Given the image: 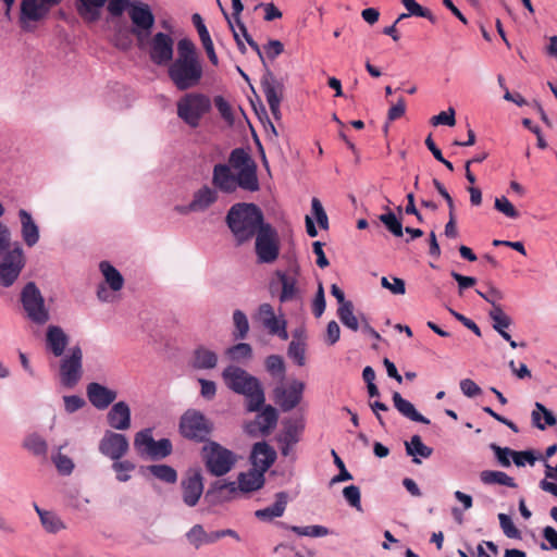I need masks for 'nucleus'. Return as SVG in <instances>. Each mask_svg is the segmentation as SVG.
<instances>
[{
	"label": "nucleus",
	"instance_id": "45",
	"mask_svg": "<svg viewBox=\"0 0 557 557\" xmlns=\"http://www.w3.org/2000/svg\"><path fill=\"white\" fill-rule=\"evenodd\" d=\"M379 219L395 237L403 236L404 227L401 220L388 208H386V212L381 214Z\"/></svg>",
	"mask_w": 557,
	"mask_h": 557
},
{
	"label": "nucleus",
	"instance_id": "8",
	"mask_svg": "<svg viewBox=\"0 0 557 557\" xmlns=\"http://www.w3.org/2000/svg\"><path fill=\"white\" fill-rule=\"evenodd\" d=\"M255 237V250L258 262H274L280 255V242L276 230L270 223H267Z\"/></svg>",
	"mask_w": 557,
	"mask_h": 557
},
{
	"label": "nucleus",
	"instance_id": "22",
	"mask_svg": "<svg viewBox=\"0 0 557 557\" xmlns=\"http://www.w3.org/2000/svg\"><path fill=\"white\" fill-rule=\"evenodd\" d=\"M275 459L276 453L267 442H258L252 446L250 460L253 469L265 473Z\"/></svg>",
	"mask_w": 557,
	"mask_h": 557
},
{
	"label": "nucleus",
	"instance_id": "7",
	"mask_svg": "<svg viewBox=\"0 0 557 557\" xmlns=\"http://www.w3.org/2000/svg\"><path fill=\"white\" fill-rule=\"evenodd\" d=\"M21 301L27 318L36 324H45L50 315L45 299L34 282L27 283L22 293Z\"/></svg>",
	"mask_w": 557,
	"mask_h": 557
},
{
	"label": "nucleus",
	"instance_id": "23",
	"mask_svg": "<svg viewBox=\"0 0 557 557\" xmlns=\"http://www.w3.org/2000/svg\"><path fill=\"white\" fill-rule=\"evenodd\" d=\"M212 185L216 190L225 194L236 191V175L232 172L230 165L218 163L213 166Z\"/></svg>",
	"mask_w": 557,
	"mask_h": 557
},
{
	"label": "nucleus",
	"instance_id": "43",
	"mask_svg": "<svg viewBox=\"0 0 557 557\" xmlns=\"http://www.w3.org/2000/svg\"><path fill=\"white\" fill-rule=\"evenodd\" d=\"M337 317L341 322L349 330L357 332L360 327L358 318L354 313L352 302H347L343 307H338Z\"/></svg>",
	"mask_w": 557,
	"mask_h": 557
},
{
	"label": "nucleus",
	"instance_id": "42",
	"mask_svg": "<svg viewBox=\"0 0 557 557\" xmlns=\"http://www.w3.org/2000/svg\"><path fill=\"white\" fill-rule=\"evenodd\" d=\"M147 470L158 480L168 483L174 484L177 481V472L176 470L164 463L160 465H150L147 467Z\"/></svg>",
	"mask_w": 557,
	"mask_h": 557
},
{
	"label": "nucleus",
	"instance_id": "59",
	"mask_svg": "<svg viewBox=\"0 0 557 557\" xmlns=\"http://www.w3.org/2000/svg\"><path fill=\"white\" fill-rule=\"evenodd\" d=\"M325 295L322 282L318 283L315 296L312 301V313L315 318H320L325 311Z\"/></svg>",
	"mask_w": 557,
	"mask_h": 557
},
{
	"label": "nucleus",
	"instance_id": "56",
	"mask_svg": "<svg viewBox=\"0 0 557 557\" xmlns=\"http://www.w3.org/2000/svg\"><path fill=\"white\" fill-rule=\"evenodd\" d=\"M112 469L116 472V479L120 482H127L131 479L128 472L135 469V465L129 460H113Z\"/></svg>",
	"mask_w": 557,
	"mask_h": 557
},
{
	"label": "nucleus",
	"instance_id": "61",
	"mask_svg": "<svg viewBox=\"0 0 557 557\" xmlns=\"http://www.w3.org/2000/svg\"><path fill=\"white\" fill-rule=\"evenodd\" d=\"M311 207H312V212L317 219L319 226L323 230H327L329 228V219H327L326 212H325L321 201L315 197L312 198Z\"/></svg>",
	"mask_w": 557,
	"mask_h": 557
},
{
	"label": "nucleus",
	"instance_id": "46",
	"mask_svg": "<svg viewBox=\"0 0 557 557\" xmlns=\"http://www.w3.org/2000/svg\"><path fill=\"white\" fill-rule=\"evenodd\" d=\"M153 444H154V440L152 437L151 429H144V430L139 431L138 433H136L135 438H134V446L139 454L148 455V453L151 449Z\"/></svg>",
	"mask_w": 557,
	"mask_h": 557
},
{
	"label": "nucleus",
	"instance_id": "50",
	"mask_svg": "<svg viewBox=\"0 0 557 557\" xmlns=\"http://www.w3.org/2000/svg\"><path fill=\"white\" fill-rule=\"evenodd\" d=\"M401 3L410 15L424 17L433 24L436 23V17L433 13L429 9L420 5L416 0H401Z\"/></svg>",
	"mask_w": 557,
	"mask_h": 557
},
{
	"label": "nucleus",
	"instance_id": "52",
	"mask_svg": "<svg viewBox=\"0 0 557 557\" xmlns=\"http://www.w3.org/2000/svg\"><path fill=\"white\" fill-rule=\"evenodd\" d=\"M172 453V443L169 438L154 440V444L148 453L151 459H162Z\"/></svg>",
	"mask_w": 557,
	"mask_h": 557
},
{
	"label": "nucleus",
	"instance_id": "60",
	"mask_svg": "<svg viewBox=\"0 0 557 557\" xmlns=\"http://www.w3.org/2000/svg\"><path fill=\"white\" fill-rule=\"evenodd\" d=\"M381 285L394 295H404L406 293V284L403 278L392 277V282L386 276L381 278Z\"/></svg>",
	"mask_w": 557,
	"mask_h": 557
},
{
	"label": "nucleus",
	"instance_id": "6",
	"mask_svg": "<svg viewBox=\"0 0 557 557\" xmlns=\"http://www.w3.org/2000/svg\"><path fill=\"white\" fill-rule=\"evenodd\" d=\"M83 372V351L78 345H75L60 360V384L69 389L74 388L82 380Z\"/></svg>",
	"mask_w": 557,
	"mask_h": 557
},
{
	"label": "nucleus",
	"instance_id": "4",
	"mask_svg": "<svg viewBox=\"0 0 557 557\" xmlns=\"http://www.w3.org/2000/svg\"><path fill=\"white\" fill-rule=\"evenodd\" d=\"M210 109L211 100L203 94H186L177 101V116L193 128L199 126L202 116Z\"/></svg>",
	"mask_w": 557,
	"mask_h": 557
},
{
	"label": "nucleus",
	"instance_id": "47",
	"mask_svg": "<svg viewBox=\"0 0 557 557\" xmlns=\"http://www.w3.org/2000/svg\"><path fill=\"white\" fill-rule=\"evenodd\" d=\"M228 161L230 164L238 171L256 163L250 154L243 148L232 150Z\"/></svg>",
	"mask_w": 557,
	"mask_h": 557
},
{
	"label": "nucleus",
	"instance_id": "44",
	"mask_svg": "<svg viewBox=\"0 0 557 557\" xmlns=\"http://www.w3.org/2000/svg\"><path fill=\"white\" fill-rule=\"evenodd\" d=\"M239 490L236 482H221L216 481L212 484L211 488L207 492V497L218 494L220 499H226L232 497Z\"/></svg>",
	"mask_w": 557,
	"mask_h": 557
},
{
	"label": "nucleus",
	"instance_id": "5",
	"mask_svg": "<svg viewBox=\"0 0 557 557\" xmlns=\"http://www.w3.org/2000/svg\"><path fill=\"white\" fill-rule=\"evenodd\" d=\"M201 456L207 470L215 476L228 473L236 462V455L216 442L207 443Z\"/></svg>",
	"mask_w": 557,
	"mask_h": 557
},
{
	"label": "nucleus",
	"instance_id": "27",
	"mask_svg": "<svg viewBox=\"0 0 557 557\" xmlns=\"http://www.w3.org/2000/svg\"><path fill=\"white\" fill-rule=\"evenodd\" d=\"M21 234L24 243L28 247L35 246L39 240V227L32 218V214L25 209H20Z\"/></svg>",
	"mask_w": 557,
	"mask_h": 557
},
{
	"label": "nucleus",
	"instance_id": "17",
	"mask_svg": "<svg viewBox=\"0 0 557 557\" xmlns=\"http://www.w3.org/2000/svg\"><path fill=\"white\" fill-rule=\"evenodd\" d=\"M173 38L164 33H157L150 41L149 57L157 65L169 64L173 59Z\"/></svg>",
	"mask_w": 557,
	"mask_h": 557
},
{
	"label": "nucleus",
	"instance_id": "15",
	"mask_svg": "<svg viewBox=\"0 0 557 557\" xmlns=\"http://www.w3.org/2000/svg\"><path fill=\"white\" fill-rule=\"evenodd\" d=\"M257 412L256 420L246 424V432L251 436H257L258 434L267 436L275 429L278 421V412L272 405L264 404Z\"/></svg>",
	"mask_w": 557,
	"mask_h": 557
},
{
	"label": "nucleus",
	"instance_id": "31",
	"mask_svg": "<svg viewBox=\"0 0 557 557\" xmlns=\"http://www.w3.org/2000/svg\"><path fill=\"white\" fill-rule=\"evenodd\" d=\"M240 187L244 190H259V181L257 176V164L248 165L236 174V189Z\"/></svg>",
	"mask_w": 557,
	"mask_h": 557
},
{
	"label": "nucleus",
	"instance_id": "2",
	"mask_svg": "<svg viewBox=\"0 0 557 557\" xmlns=\"http://www.w3.org/2000/svg\"><path fill=\"white\" fill-rule=\"evenodd\" d=\"M226 225L234 236L236 246L250 242L265 225L263 212L255 203L233 205L225 218Z\"/></svg>",
	"mask_w": 557,
	"mask_h": 557
},
{
	"label": "nucleus",
	"instance_id": "38",
	"mask_svg": "<svg viewBox=\"0 0 557 557\" xmlns=\"http://www.w3.org/2000/svg\"><path fill=\"white\" fill-rule=\"evenodd\" d=\"M100 271L104 276L106 283L113 292H119L124 285L122 274L108 261H101L99 264Z\"/></svg>",
	"mask_w": 557,
	"mask_h": 557
},
{
	"label": "nucleus",
	"instance_id": "53",
	"mask_svg": "<svg viewBox=\"0 0 557 557\" xmlns=\"http://www.w3.org/2000/svg\"><path fill=\"white\" fill-rule=\"evenodd\" d=\"M494 207L509 219H518L520 216L519 211L505 196L495 198Z\"/></svg>",
	"mask_w": 557,
	"mask_h": 557
},
{
	"label": "nucleus",
	"instance_id": "49",
	"mask_svg": "<svg viewBox=\"0 0 557 557\" xmlns=\"http://www.w3.org/2000/svg\"><path fill=\"white\" fill-rule=\"evenodd\" d=\"M24 447L36 456H46L48 451L47 442L37 434L27 436L24 441Z\"/></svg>",
	"mask_w": 557,
	"mask_h": 557
},
{
	"label": "nucleus",
	"instance_id": "29",
	"mask_svg": "<svg viewBox=\"0 0 557 557\" xmlns=\"http://www.w3.org/2000/svg\"><path fill=\"white\" fill-rule=\"evenodd\" d=\"M288 503V495L285 492H280L275 495V502L271 506L256 511V517L263 521H271L274 518H280L284 515Z\"/></svg>",
	"mask_w": 557,
	"mask_h": 557
},
{
	"label": "nucleus",
	"instance_id": "9",
	"mask_svg": "<svg viewBox=\"0 0 557 557\" xmlns=\"http://www.w3.org/2000/svg\"><path fill=\"white\" fill-rule=\"evenodd\" d=\"M180 431L186 438L203 442L211 432V425L200 411L190 409L182 416Z\"/></svg>",
	"mask_w": 557,
	"mask_h": 557
},
{
	"label": "nucleus",
	"instance_id": "14",
	"mask_svg": "<svg viewBox=\"0 0 557 557\" xmlns=\"http://www.w3.org/2000/svg\"><path fill=\"white\" fill-rule=\"evenodd\" d=\"M182 499L188 507H195L203 493V478L199 469H189L181 480Z\"/></svg>",
	"mask_w": 557,
	"mask_h": 557
},
{
	"label": "nucleus",
	"instance_id": "54",
	"mask_svg": "<svg viewBox=\"0 0 557 557\" xmlns=\"http://www.w3.org/2000/svg\"><path fill=\"white\" fill-rule=\"evenodd\" d=\"M498 520L504 534L509 539H521V532L515 525L512 519L506 513H499Z\"/></svg>",
	"mask_w": 557,
	"mask_h": 557
},
{
	"label": "nucleus",
	"instance_id": "26",
	"mask_svg": "<svg viewBox=\"0 0 557 557\" xmlns=\"http://www.w3.org/2000/svg\"><path fill=\"white\" fill-rule=\"evenodd\" d=\"M219 198L218 190L208 185H203L195 191L193 200L187 207L188 211L202 212L216 202Z\"/></svg>",
	"mask_w": 557,
	"mask_h": 557
},
{
	"label": "nucleus",
	"instance_id": "55",
	"mask_svg": "<svg viewBox=\"0 0 557 557\" xmlns=\"http://www.w3.org/2000/svg\"><path fill=\"white\" fill-rule=\"evenodd\" d=\"M232 360L249 359L252 356L251 346L247 343H238L226 351Z\"/></svg>",
	"mask_w": 557,
	"mask_h": 557
},
{
	"label": "nucleus",
	"instance_id": "62",
	"mask_svg": "<svg viewBox=\"0 0 557 557\" xmlns=\"http://www.w3.org/2000/svg\"><path fill=\"white\" fill-rule=\"evenodd\" d=\"M491 449L494 451L498 463L502 467L508 468L511 465L510 458L512 457V449L509 447H500L496 444L491 445Z\"/></svg>",
	"mask_w": 557,
	"mask_h": 557
},
{
	"label": "nucleus",
	"instance_id": "37",
	"mask_svg": "<svg viewBox=\"0 0 557 557\" xmlns=\"http://www.w3.org/2000/svg\"><path fill=\"white\" fill-rule=\"evenodd\" d=\"M480 480L483 484L492 485L499 484L508 487H517L513 478L507 473L497 470H484L480 473Z\"/></svg>",
	"mask_w": 557,
	"mask_h": 557
},
{
	"label": "nucleus",
	"instance_id": "39",
	"mask_svg": "<svg viewBox=\"0 0 557 557\" xmlns=\"http://www.w3.org/2000/svg\"><path fill=\"white\" fill-rule=\"evenodd\" d=\"M532 422L537 429L545 430L547 425L556 424V418L544 405L535 403V409L532 411Z\"/></svg>",
	"mask_w": 557,
	"mask_h": 557
},
{
	"label": "nucleus",
	"instance_id": "24",
	"mask_svg": "<svg viewBox=\"0 0 557 557\" xmlns=\"http://www.w3.org/2000/svg\"><path fill=\"white\" fill-rule=\"evenodd\" d=\"M49 13L48 5L41 0H22L20 22L26 28L27 22H38Z\"/></svg>",
	"mask_w": 557,
	"mask_h": 557
},
{
	"label": "nucleus",
	"instance_id": "34",
	"mask_svg": "<svg viewBox=\"0 0 557 557\" xmlns=\"http://www.w3.org/2000/svg\"><path fill=\"white\" fill-rule=\"evenodd\" d=\"M264 484V472L259 470H251L247 473L238 475L239 491L249 493L261 488Z\"/></svg>",
	"mask_w": 557,
	"mask_h": 557
},
{
	"label": "nucleus",
	"instance_id": "12",
	"mask_svg": "<svg viewBox=\"0 0 557 557\" xmlns=\"http://www.w3.org/2000/svg\"><path fill=\"white\" fill-rule=\"evenodd\" d=\"M304 391L305 383L301 381L294 380L288 386L281 383L273 389V399L282 411L287 412L300 404Z\"/></svg>",
	"mask_w": 557,
	"mask_h": 557
},
{
	"label": "nucleus",
	"instance_id": "48",
	"mask_svg": "<svg viewBox=\"0 0 557 557\" xmlns=\"http://www.w3.org/2000/svg\"><path fill=\"white\" fill-rule=\"evenodd\" d=\"M491 320L493 321V329L497 332L500 330H506L512 323L511 318L505 313L502 306H495L490 313Z\"/></svg>",
	"mask_w": 557,
	"mask_h": 557
},
{
	"label": "nucleus",
	"instance_id": "18",
	"mask_svg": "<svg viewBox=\"0 0 557 557\" xmlns=\"http://www.w3.org/2000/svg\"><path fill=\"white\" fill-rule=\"evenodd\" d=\"M304 429L305 422L302 418L284 420L283 430L277 437L283 456H288L292 448L300 441Z\"/></svg>",
	"mask_w": 557,
	"mask_h": 557
},
{
	"label": "nucleus",
	"instance_id": "21",
	"mask_svg": "<svg viewBox=\"0 0 557 557\" xmlns=\"http://www.w3.org/2000/svg\"><path fill=\"white\" fill-rule=\"evenodd\" d=\"M107 422L113 430L126 431L131 428V408L126 401H117L112 405L107 413Z\"/></svg>",
	"mask_w": 557,
	"mask_h": 557
},
{
	"label": "nucleus",
	"instance_id": "1",
	"mask_svg": "<svg viewBox=\"0 0 557 557\" xmlns=\"http://www.w3.org/2000/svg\"><path fill=\"white\" fill-rule=\"evenodd\" d=\"M168 74L178 90L196 87L202 77V66L196 47L188 38L177 44V58L170 64Z\"/></svg>",
	"mask_w": 557,
	"mask_h": 557
},
{
	"label": "nucleus",
	"instance_id": "64",
	"mask_svg": "<svg viewBox=\"0 0 557 557\" xmlns=\"http://www.w3.org/2000/svg\"><path fill=\"white\" fill-rule=\"evenodd\" d=\"M288 356L300 367L305 366L306 356H305V347L302 344L297 343L295 341L289 343L288 346Z\"/></svg>",
	"mask_w": 557,
	"mask_h": 557
},
{
	"label": "nucleus",
	"instance_id": "32",
	"mask_svg": "<svg viewBox=\"0 0 557 557\" xmlns=\"http://www.w3.org/2000/svg\"><path fill=\"white\" fill-rule=\"evenodd\" d=\"M34 509L39 517L42 528L48 533H58L65 529L63 521L55 512L41 509L36 503H34Z\"/></svg>",
	"mask_w": 557,
	"mask_h": 557
},
{
	"label": "nucleus",
	"instance_id": "57",
	"mask_svg": "<svg viewBox=\"0 0 557 557\" xmlns=\"http://www.w3.org/2000/svg\"><path fill=\"white\" fill-rule=\"evenodd\" d=\"M343 496L351 507H354L358 511L362 510L361 493H360V488L358 486L349 485V486L344 487Z\"/></svg>",
	"mask_w": 557,
	"mask_h": 557
},
{
	"label": "nucleus",
	"instance_id": "35",
	"mask_svg": "<svg viewBox=\"0 0 557 557\" xmlns=\"http://www.w3.org/2000/svg\"><path fill=\"white\" fill-rule=\"evenodd\" d=\"M188 542L195 547L199 548L205 544H212L219 541V534L214 532H206L201 524H195L187 533Z\"/></svg>",
	"mask_w": 557,
	"mask_h": 557
},
{
	"label": "nucleus",
	"instance_id": "10",
	"mask_svg": "<svg viewBox=\"0 0 557 557\" xmlns=\"http://www.w3.org/2000/svg\"><path fill=\"white\" fill-rule=\"evenodd\" d=\"M25 265L23 249L18 244L9 250L0 263V283L4 287L11 286Z\"/></svg>",
	"mask_w": 557,
	"mask_h": 557
},
{
	"label": "nucleus",
	"instance_id": "25",
	"mask_svg": "<svg viewBox=\"0 0 557 557\" xmlns=\"http://www.w3.org/2000/svg\"><path fill=\"white\" fill-rule=\"evenodd\" d=\"M69 336L62 327L49 325L46 332V346L54 357H62L69 345Z\"/></svg>",
	"mask_w": 557,
	"mask_h": 557
},
{
	"label": "nucleus",
	"instance_id": "11",
	"mask_svg": "<svg viewBox=\"0 0 557 557\" xmlns=\"http://www.w3.org/2000/svg\"><path fill=\"white\" fill-rule=\"evenodd\" d=\"M129 18L133 23L132 33L138 40L147 37L154 24V15L147 3L134 1L129 4Z\"/></svg>",
	"mask_w": 557,
	"mask_h": 557
},
{
	"label": "nucleus",
	"instance_id": "19",
	"mask_svg": "<svg viewBox=\"0 0 557 557\" xmlns=\"http://www.w3.org/2000/svg\"><path fill=\"white\" fill-rule=\"evenodd\" d=\"M86 395L89 403L98 410H104L113 405L117 393L97 382H91L86 386Z\"/></svg>",
	"mask_w": 557,
	"mask_h": 557
},
{
	"label": "nucleus",
	"instance_id": "36",
	"mask_svg": "<svg viewBox=\"0 0 557 557\" xmlns=\"http://www.w3.org/2000/svg\"><path fill=\"white\" fill-rule=\"evenodd\" d=\"M218 364V355L203 347L200 346L194 351L193 367L198 370H208L213 369Z\"/></svg>",
	"mask_w": 557,
	"mask_h": 557
},
{
	"label": "nucleus",
	"instance_id": "58",
	"mask_svg": "<svg viewBox=\"0 0 557 557\" xmlns=\"http://www.w3.org/2000/svg\"><path fill=\"white\" fill-rule=\"evenodd\" d=\"M52 461L59 473L63 475H70L73 472L74 462L66 455L58 453L57 455L52 456Z\"/></svg>",
	"mask_w": 557,
	"mask_h": 557
},
{
	"label": "nucleus",
	"instance_id": "33",
	"mask_svg": "<svg viewBox=\"0 0 557 557\" xmlns=\"http://www.w3.org/2000/svg\"><path fill=\"white\" fill-rule=\"evenodd\" d=\"M405 448L408 456L412 457V462L420 463L419 457L429 458L433 454V448L426 446L420 435H412L410 441L405 442Z\"/></svg>",
	"mask_w": 557,
	"mask_h": 557
},
{
	"label": "nucleus",
	"instance_id": "51",
	"mask_svg": "<svg viewBox=\"0 0 557 557\" xmlns=\"http://www.w3.org/2000/svg\"><path fill=\"white\" fill-rule=\"evenodd\" d=\"M233 322L235 325L234 337L236 339H244L249 331L247 315L242 310L237 309L233 312Z\"/></svg>",
	"mask_w": 557,
	"mask_h": 557
},
{
	"label": "nucleus",
	"instance_id": "41",
	"mask_svg": "<svg viewBox=\"0 0 557 557\" xmlns=\"http://www.w3.org/2000/svg\"><path fill=\"white\" fill-rule=\"evenodd\" d=\"M264 364L265 370L273 379H277L281 383L284 381L286 367L283 357L270 355L267 357Z\"/></svg>",
	"mask_w": 557,
	"mask_h": 557
},
{
	"label": "nucleus",
	"instance_id": "16",
	"mask_svg": "<svg viewBox=\"0 0 557 557\" xmlns=\"http://www.w3.org/2000/svg\"><path fill=\"white\" fill-rule=\"evenodd\" d=\"M129 449V442L122 433L106 431L99 442V451L111 460H120Z\"/></svg>",
	"mask_w": 557,
	"mask_h": 557
},
{
	"label": "nucleus",
	"instance_id": "28",
	"mask_svg": "<svg viewBox=\"0 0 557 557\" xmlns=\"http://www.w3.org/2000/svg\"><path fill=\"white\" fill-rule=\"evenodd\" d=\"M108 0H76L75 8L78 15L88 23L97 22L101 10Z\"/></svg>",
	"mask_w": 557,
	"mask_h": 557
},
{
	"label": "nucleus",
	"instance_id": "40",
	"mask_svg": "<svg viewBox=\"0 0 557 557\" xmlns=\"http://www.w3.org/2000/svg\"><path fill=\"white\" fill-rule=\"evenodd\" d=\"M278 524L281 528L290 530L299 536L322 537V536H326L327 534H330L329 529L323 525L298 527V525H288L285 522H280Z\"/></svg>",
	"mask_w": 557,
	"mask_h": 557
},
{
	"label": "nucleus",
	"instance_id": "20",
	"mask_svg": "<svg viewBox=\"0 0 557 557\" xmlns=\"http://www.w3.org/2000/svg\"><path fill=\"white\" fill-rule=\"evenodd\" d=\"M299 275V265L293 263L287 271H277L276 276L282 285V292L280 295V301L286 302L293 300L297 293V277Z\"/></svg>",
	"mask_w": 557,
	"mask_h": 557
},
{
	"label": "nucleus",
	"instance_id": "30",
	"mask_svg": "<svg viewBox=\"0 0 557 557\" xmlns=\"http://www.w3.org/2000/svg\"><path fill=\"white\" fill-rule=\"evenodd\" d=\"M393 403L399 413L409 420L423 424H430V420L418 412L414 406L409 400L405 399L398 392H394Z\"/></svg>",
	"mask_w": 557,
	"mask_h": 557
},
{
	"label": "nucleus",
	"instance_id": "63",
	"mask_svg": "<svg viewBox=\"0 0 557 557\" xmlns=\"http://www.w3.org/2000/svg\"><path fill=\"white\" fill-rule=\"evenodd\" d=\"M214 104L221 116L232 125L234 123V115L230 103L222 97L216 96L214 98Z\"/></svg>",
	"mask_w": 557,
	"mask_h": 557
},
{
	"label": "nucleus",
	"instance_id": "3",
	"mask_svg": "<svg viewBox=\"0 0 557 557\" xmlns=\"http://www.w3.org/2000/svg\"><path fill=\"white\" fill-rule=\"evenodd\" d=\"M222 377L231 391L245 396L248 412L261 409L265 403V395L259 379L236 366L226 367L222 372Z\"/></svg>",
	"mask_w": 557,
	"mask_h": 557
},
{
	"label": "nucleus",
	"instance_id": "13",
	"mask_svg": "<svg viewBox=\"0 0 557 557\" xmlns=\"http://www.w3.org/2000/svg\"><path fill=\"white\" fill-rule=\"evenodd\" d=\"M261 88L270 107L271 113L275 120L281 119V101L283 98L284 84L277 79L275 75L265 69V72L261 79Z\"/></svg>",
	"mask_w": 557,
	"mask_h": 557
}]
</instances>
